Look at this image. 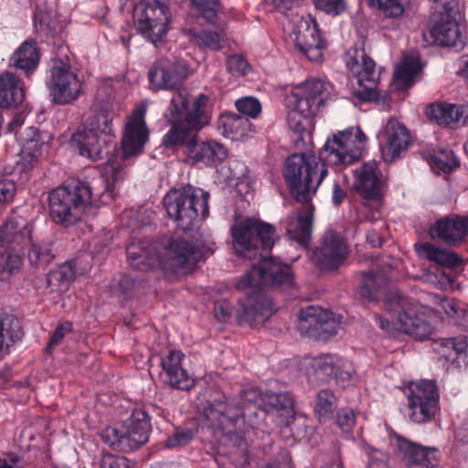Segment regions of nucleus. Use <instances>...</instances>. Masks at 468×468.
Masks as SVG:
<instances>
[{
  "label": "nucleus",
  "instance_id": "obj_1",
  "mask_svg": "<svg viewBox=\"0 0 468 468\" xmlns=\"http://www.w3.org/2000/svg\"><path fill=\"white\" fill-rule=\"evenodd\" d=\"M367 137L360 128L339 132L328 139L319 155L295 154L285 161L283 176L292 196L309 203L327 176V165H350L361 157Z\"/></svg>",
  "mask_w": 468,
  "mask_h": 468
},
{
  "label": "nucleus",
  "instance_id": "obj_2",
  "mask_svg": "<svg viewBox=\"0 0 468 468\" xmlns=\"http://www.w3.org/2000/svg\"><path fill=\"white\" fill-rule=\"evenodd\" d=\"M292 282V273L289 265L272 258H263L260 265L253 266L238 283L239 289L251 288V292L239 300L237 323L250 327L265 323L276 309L271 298L261 292V288Z\"/></svg>",
  "mask_w": 468,
  "mask_h": 468
},
{
  "label": "nucleus",
  "instance_id": "obj_3",
  "mask_svg": "<svg viewBox=\"0 0 468 468\" xmlns=\"http://www.w3.org/2000/svg\"><path fill=\"white\" fill-rule=\"evenodd\" d=\"M207 102V97L203 93L190 101L186 89L173 93L165 112L171 123V128L163 138V144L166 148L184 144L192 132H197L208 123Z\"/></svg>",
  "mask_w": 468,
  "mask_h": 468
},
{
  "label": "nucleus",
  "instance_id": "obj_4",
  "mask_svg": "<svg viewBox=\"0 0 468 468\" xmlns=\"http://www.w3.org/2000/svg\"><path fill=\"white\" fill-rule=\"evenodd\" d=\"M97 196L94 186L87 182L62 185L49 193V216L56 224L72 225L91 212Z\"/></svg>",
  "mask_w": 468,
  "mask_h": 468
},
{
  "label": "nucleus",
  "instance_id": "obj_5",
  "mask_svg": "<svg viewBox=\"0 0 468 468\" xmlns=\"http://www.w3.org/2000/svg\"><path fill=\"white\" fill-rule=\"evenodd\" d=\"M147 140L148 130L144 122V111L137 109L129 117L123 131L122 161L110 165L109 177L97 179L98 183L103 185V190L93 186L94 191L99 193L98 200L106 203L113 198L114 188L127 175L126 159L140 154Z\"/></svg>",
  "mask_w": 468,
  "mask_h": 468
},
{
  "label": "nucleus",
  "instance_id": "obj_6",
  "mask_svg": "<svg viewBox=\"0 0 468 468\" xmlns=\"http://www.w3.org/2000/svg\"><path fill=\"white\" fill-rule=\"evenodd\" d=\"M264 396L258 388L251 387L240 391L241 403L223 397L215 400L205 414L215 432L231 439L236 435V424L240 418L256 416L257 408L264 407Z\"/></svg>",
  "mask_w": 468,
  "mask_h": 468
},
{
  "label": "nucleus",
  "instance_id": "obj_7",
  "mask_svg": "<svg viewBox=\"0 0 468 468\" xmlns=\"http://www.w3.org/2000/svg\"><path fill=\"white\" fill-rule=\"evenodd\" d=\"M419 303L399 292H391L386 297L385 309L390 320L376 316L378 326L388 334L399 331L418 340H424L433 333V326L419 315Z\"/></svg>",
  "mask_w": 468,
  "mask_h": 468
},
{
  "label": "nucleus",
  "instance_id": "obj_8",
  "mask_svg": "<svg viewBox=\"0 0 468 468\" xmlns=\"http://www.w3.org/2000/svg\"><path fill=\"white\" fill-rule=\"evenodd\" d=\"M208 193L198 187L186 186L170 190L164 197L165 211L177 228L190 229L196 221L208 214Z\"/></svg>",
  "mask_w": 468,
  "mask_h": 468
},
{
  "label": "nucleus",
  "instance_id": "obj_9",
  "mask_svg": "<svg viewBox=\"0 0 468 468\" xmlns=\"http://www.w3.org/2000/svg\"><path fill=\"white\" fill-rule=\"evenodd\" d=\"M112 133V117L107 110L101 109L85 119L82 129L72 135L71 143L80 155L97 161L103 158Z\"/></svg>",
  "mask_w": 468,
  "mask_h": 468
},
{
  "label": "nucleus",
  "instance_id": "obj_10",
  "mask_svg": "<svg viewBox=\"0 0 468 468\" xmlns=\"http://www.w3.org/2000/svg\"><path fill=\"white\" fill-rule=\"evenodd\" d=\"M234 249L242 257L263 258V253L271 249L275 241L273 227L260 219L246 218L231 227Z\"/></svg>",
  "mask_w": 468,
  "mask_h": 468
},
{
  "label": "nucleus",
  "instance_id": "obj_11",
  "mask_svg": "<svg viewBox=\"0 0 468 468\" xmlns=\"http://www.w3.org/2000/svg\"><path fill=\"white\" fill-rule=\"evenodd\" d=\"M283 30L288 34L295 47L314 62L321 60L326 48V41L322 37L318 25L310 16H304L297 12L286 15L282 21Z\"/></svg>",
  "mask_w": 468,
  "mask_h": 468
},
{
  "label": "nucleus",
  "instance_id": "obj_12",
  "mask_svg": "<svg viewBox=\"0 0 468 468\" xmlns=\"http://www.w3.org/2000/svg\"><path fill=\"white\" fill-rule=\"evenodd\" d=\"M158 242L161 268L167 271L191 269L209 253V249L201 240L186 237L163 238Z\"/></svg>",
  "mask_w": 468,
  "mask_h": 468
},
{
  "label": "nucleus",
  "instance_id": "obj_13",
  "mask_svg": "<svg viewBox=\"0 0 468 468\" xmlns=\"http://www.w3.org/2000/svg\"><path fill=\"white\" fill-rule=\"evenodd\" d=\"M169 20L166 0H149L135 6V27L154 44L161 41L165 36Z\"/></svg>",
  "mask_w": 468,
  "mask_h": 468
},
{
  "label": "nucleus",
  "instance_id": "obj_14",
  "mask_svg": "<svg viewBox=\"0 0 468 468\" xmlns=\"http://www.w3.org/2000/svg\"><path fill=\"white\" fill-rule=\"evenodd\" d=\"M49 94L57 104H68L76 101L82 91V83L70 64L55 60L48 82Z\"/></svg>",
  "mask_w": 468,
  "mask_h": 468
},
{
  "label": "nucleus",
  "instance_id": "obj_15",
  "mask_svg": "<svg viewBox=\"0 0 468 468\" xmlns=\"http://www.w3.org/2000/svg\"><path fill=\"white\" fill-rule=\"evenodd\" d=\"M439 404V392L433 380L421 379L410 385L408 406L410 419L416 423H423L433 418Z\"/></svg>",
  "mask_w": 468,
  "mask_h": 468
},
{
  "label": "nucleus",
  "instance_id": "obj_16",
  "mask_svg": "<svg viewBox=\"0 0 468 468\" xmlns=\"http://www.w3.org/2000/svg\"><path fill=\"white\" fill-rule=\"evenodd\" d=\"M348 254L346 239L336 231L328 229L314 249L312 261L322 271H335L345 263Z\"/></svg>",
  "mask_w": 468,
  "mask_h": 468
},
{
  "label": "nucleus",
  "instance_id": "obj_17",
  "mask_svg": "<svg viewBox=\"0 0 468 468\" xmlns=\"http://www.w3.org/2000/svg\"><path fill=\"white\" fill-rule=\"evenodd\" d=\"M333 91L331 83L319 79H310L292 92L295 109L304 117L314 116Z\"/></svg>",
  "mask_w": 468,
  "mask_h": 468
},
{
  "label": "nucleus",
  "instance_id": "obj_18",
  "mask_svg": "<svg viewBox=\"0 0 468 468\" xmlns=\"http://www.w3.org/2000/svg\"><path fill=\"white\" fill-rule=\"evenodd\" d=\"M456 0H442L441 5H435L433 26L431 30L434 41L441 46H456L460 37L459 26L456 21Z\"/></svg>",
  "mask_w": 468,
  "mask_h": 468
},
{
  "label": "nucleus",
  "instance_id": "obj_19",
  "mask_svg": "<svg viewBox=\"0 0 468 468\" xmlns=\"http://www.w3.org/2000/svg\"><path fill=\"white\" fill-rule=\"evenodd\" d=\"M345 62L356 77L357 83L367 90V95L362 99L367 101L376 99L379 73L376 70L375 61L367 55L364 49L352 48L346 53Z\"/></svg>",
  "mask_w": 468,
  "mask_h": 468
},
{
  "label": "nucleus",
  "instance_id": "obj_20",
  "mask_svg": "<svg viewBox=\"0 0 468 468\" xmlns=\"http://www.w3.org/2000/svg\"><path fill=\"white\" fill-rule=\"evenodd\" d=\"M152 90H183L180 88L187 78V68L183 61L161 58L155 61L148 72Z\"/></svg>",
  "mask_w": 468,
  "mask_h": 468
},
{
  "label": "nucleus",
  "instance_id": "obj_21",
  "mask_svg": "<svg viewBox=\"0 0 468 468\" xmlns=\"http://www.w3.org/2000/svg\"><path fill=\"white\" fill-rule=\"evenodd\" d=\"M339 325L332 313L311 305L301 309L298 314V329L303 335L325 338L335 335Z\"/></svg>",
  "mask_w": 468,
  "mask_h": 468
},
{
  "label": "nucleus",
  "instance_id": "obj_22",
  "mask_svg": "<svg viewBox=\"0 0 468 468\" xmlns=\"http://www.w3.org/2000/svg\"><path fill=\"white\" fill-rule=\"evenodd\" d=\"M398 454L408 468H434L440 452L435 447H423L400 435H395Z\"/></svg>",
  "mask_w": 468,
  "mask_h": 468
},
{
  "label": "nucleus",
  "instance_id": "obj_23",
  "mask_svg": "<svg viewBox=\"0 0 468 468\" xmlns=\"http://www.w3.org/2000/svg\"><path fill=\"white\" fill-rule=\"evenodd\" d=\"M152 430L150 418L143 410H134L130 418L120 426V432L123 436V452L138 449L149 440Z\"/></svg>",
  "mask_w": 468,
  "mask_h": 468
},
{
  "label": "nucleus",
  "instance_id": "obj_24",
  "mask_svg": "<svg viewBox=\"0 0 468 468\" xmlns=\"http://www.w3.org/2000/svg\"><path fill=\"white\" fill-rule=\"evenodd\" d=\"M430 235L448 246H459L468 239V216L444 217L431 227Z\"/></svg>",
  "mask_w": 468,
  "mask_h": 468
},
{
  "label": "nucleus",
  "instance_id": "obj_25",
  "mask_svg": "<svg viewBox=\"0 0 468 468\" xmlns=\"http://www.w3.org/2000/svg\"><path fill=\"white\" fill-rule=\"evenodd\" d=\"M385 144L382 156L385 162H393L405 153L410 144V133L403 123L396 119H389L384 131Z\"/></svg>",
  "mask_w": 468,
  "mask_h": 468
},
{
  "label": "nucleus",
  "instance_id": "obj_26",
  "mask_svg": "<svg viewBox=\"0 0 468 468\" xmlns=\"http://www.w3.org/2000/svg\"><path fill=\"white\" fill-rule=\"evenodd\" d=\"M126 255L130 266L134 270L148 271L157 265L161 267L159 242H132L126 248Z\"/></svg>",
  "mask_w": 468,
  "mask_h": 468
},
{
  "label": "nucleus",
  "instance_id": "obj_27",
  "mask_svg": "<svg viewBox=\"0 0 468 468\" xmlns=\"http://www.w3.org/2000/svg\"><path fill=\"white\" fill-rule=\"evenodd\" d=\"M185 357V354L180 350H169L161 360L168 384L172 388L182 390L189 389L194 384L192 377L184 367Z\"/></svg>",
  "mask_w": 468,
  "mask_h": 468
},
{
  "label": "nucleus",
  "instance_id": "obj_28",
  "mask_svg": "<svg viewBox=\"0 0 468 468\" xmlns=\"http://www.w3.org/2000/svg\"><path fill=\"white\" fill-rule=\"evenodd\" d=\"M186 150L190 158L207 166H216L228 156V151L223 144L212 140L200 142L196 137L186 144Z\"/></svg>",
  "mask_w": 468,
  "mask_h": 468
},
{
  "label": "nucleus",
  "instance_id": "obj_29",
  "mask_svg": "<svg viewBox=\"0 0 468 468\" xmlns=\"http://www.w3.org/2000/svg\"><path fill=\"white\" fill-rule=\"evenodd\" d=\"M33 239V226L22 218H16L7 221L0 229V247H16L29 244Z\"/></svg>",
  "mask_w": 468,
  "mask_h": 468
},
{
  "label": "nucleus",
  "instance_id": "obj_30",
  "mask_svg": "<svg viewBox=\"0 0 468 468\" xmlns=\"http://www.w3.org/2000/svg\"><path fill=\"white\" fill-rule=\"evenodd\" d=\"M314 207L308 204L303 209L287 218L286 232L289 239L306 246L312 236Z\"/></svg>",
  "mask_w": 468,
  "mask_h": 468
},
{
  "label": "nucleus",
  "instance_id": "obj_31",
  "mask_svg": "<svg viewBox=\"0 0 468 468\" xmlns=\"http://www.w3.org/2000/svg\"><path fill=\"white\" fill-rule=\"evenodd\" d=\"M355 175L356 187L365 198L372 199L379 195L382 180L375 161L364 163L355 171Z\"/></svg>",
  "mask_w": 468,
  "mask_h": 468
},
{
  "label": "nucleus",
  "instance_id": "obj_32",
  "mask_svg": "<svg viewBox=\"0 0 468 468\" xmlns=\"http://www.w3.org/2000/svg\"><path fill=\"white\" fill-rule=\"evenodd\" d=\"M426 114L429 119L440 125L464 124L468 119V107L450 103H434L427 108Z\"/></svg>",
  "mask_w": 468,
  "mask_h": 468
},
{
  "label": "nucleus",
  "instance_id": "obj_33",
  "mask_svg": "<svg viewBox=\"0 0 468 468\" xmlns=\"http://www.w3.org/2000/svg\"><path fill=\"white\" fill-rule=\"evenodd\" d=\"M24 90L20 80L13 73L0 74V109H15L24 101Z\"/></svg>",
  "mask_w": 468,
  "mask_h": 468
},
{
  "label": "nucleus",
  "instance_id": "obj_34",
  "mask_svg": "<svg viewBox=\"0 0 468 468\" xmlns=\"http://www.w3.org/2000/svg\"><path fill=\"white\" fill-rule=\"evenodd\" d=\"M415 250L420 258L443 267H456L462 262V259L457 253L438 247L431 242L416 244Z\"/></svg>",
  "mask_w": 468,
  "mask_h": 468
},
{
  "label": "nucleus",
  "instance_id": "obj_35",
  "mask_svg": "<svg viewBox=\"0 0 468 468\" xmlns=\"http://www.w3.org/2000/svg\"><path fill=\"white\" fill-rule=\"evenodd\" d=\"M39 57L40 54L37 42L26 40L12 55L10 63L16 68L24 70L27 75H29L37 67Z\"/></svg>",
  "mask_w": 468,
  "mask_h": 468
},
{
  "label": "nucleus",
  "instance_id": "obj_36",
  "mask_svg": "<svg viewBox=\"0 0 468 468\" xmlns=\"http://www.w3.org/2000/svg\"><path fill=\"white\" fill-rule=\"evenodd\" d=\"M386 284L387 278L384 275L374 272L364 273L361 284L356 291V295L363 302L376 301Z\"/></svg>",
  "mask_w": 468,
  "mask_h": 468
},
{
  "label": "nucleus",
  "instance_id": "obj_37",
  "mask_svg": "<svg viewBox=\"0 0 468 468\" xmlns=\"http://www.w3.org/2000/svg\"><path fill=\"white\" fill-rule=\"evenodd\" d=\"M75 276L73 262L67 261L48 272L47 283L52 292L66 291L75 280Z\"/></svg>",
  "mask_w": 468,
  "mask_h": 468
},
{
  "label": "nucleus",
  "instance_id": "obj_38",
  "mask_svg": "<svg viewBox=\"0 0 468 468\" xmlns=\"http://www.w3.org/2000/svg\"><path fill=\"white\" fill-rule=\"evenodd\" d=\"M184 34L190 37V41L202 49L217 51L221 49L226 41V36L215 31H197L194 28L183 29Z\"/></svg>",
  "mask_w": 468,
  "mask_h": 468
},
{
  "label": "nucleus",
  "instance_id": "obj_39",
  "mask_svg": "<svg viewBox=\"0 0 468 468\" xmlns=\"http://www.w3.org/2000/svg\"><path fill=\"white\" fill-rule=\"evenodd\" d=\"M27 259L31 266L44 268L55 258L50 239L34 240L29 243Z\"/></svg>",
  "mask_w": 468,
  "mask_h": 468
},
{
  "label": "nucleus",
  "instance_id": "obj_40",
  "mask_svg": "<svg viewBox=\"0 0 468 468\" xmlns=\"http://www.w3.org/2000/svg\"><path fill=\"white\" fill-rule=\"evenodd\" d=\"M224 133L232 140H243L249 136L251 123L249 119L235 113L222 118Z\"/></svg>",
  "mask_w": 468,
  "mask_h": 468
},
{
  "label": "nucleus",
  "instance_id": "obj_41",
  "mask_svg": "<svg viewBox=\"0 0 468 468\" xmlns=\"http://www.w3.org/2000/svg\"><path fill=\"white\" fill-rule=\"evenodd\" d=\"M266 410H276L282 416H292L294 413V399L288 392L265 393L264 396Z\"/></svg>",
  "mask_w": 468,
  "mask_h": 468
},
{
  "label": "nucleus",
  "instance_id": "obj_42",
  "mask_svg": "<svg viewBox=\"0 0 468 468\" xmlns=\"http://www.w3.org/2000/svg\"><path fill=\"white\" fill-rule=\"evenodd\" d=\"M190 2L191 16L195 17L198 24L216 23L218 0H190Z\"/></svg>",
  "mask_w": 468,
  "mask_h": 468
},
{
  "label": "nucleus",
  "instance_id": "obj_43",
  "mask_svg": "<svg viewBox=\"0 0 468 468\" xmlns=\"http://www.w3.org/2000/svg\"><path fill=\"white\" fill-rule=\"evenodd\" d=\"M420 69V62L417 58L405 57L401 64L395 69L394 78L401 88H407L411 85Z\"/></svg>",
  "mask_w": 468,
  "mask_h": 468
},
{
  "label": "nucleus",
  "instance_id": "obj_44",
  "mask_svg": "<svg viewBox=\"0 0 468 468\" xmlns=\"http://www.w3.org/2000/svg\"><path fill=\"white\" fill-rule=\"evenodd\" d=\"M20 322L16 318H0V353L21 338Z\"/></svg>",
  "mask_w": 468,
  "mask_h": 468
},
{
  "label": "nucleus",
  "instance_id": "obj_45",
  "mask_svg": "<svg viewBox=\"0 0 468 468\" xmlns=\"http://www.w3.org/2000/svg\"><path fill=\"white\" fill-rule=\"evenodd\" d=\"M22 265L20 256L0 247V281H8Z\"/></svg>",
  "mask_w": 468,
  "mask_h": 468
},
{
  "label": "nucleus",
  "instance_id": "obj_46",
  "mask_svg": "<svg viewBox=\"0 0 468 468\" xmlns=\"http://www.w3.org/2000/svg\"><path fill=\"white\" fill-rule=\"evenodd\" d=\"M335 408V397L329 389H322L317 393L314 412L320 421L330 419Z\"/></svg>",
  "mask_w": 468,
  "mask_h": 468
},
{
  "label": "nucleus",
  "instance_id": "obj_47",
  "mask_svg": "<svg viewBox=\"0 0 468 468\" xmlns=\"http://www.w3.org/2000/svg\"><path fill=\"white\" fill-rule=\"evenodd\" d=\"M369 3L388 17H399L404 14L410 0H369Z\"/></svg>",
  "mask_w": 468,
  "mask_h": 468
},
{
  "label": "nucleus",
  "instance_id": "obj_48",
  "mask_svg": "<svg viewBox=\"0 0 468 468\" xmlns=\"http://www.w3.org/2000/svg\"><path fill=\"white\" fill-rule=\"evenodd\" d=\"M338 356L335 355H323L314 358L312 367L318 376L332 378L335 373Z\"/></svg>",
  "mask_w": 468,
  "mask_h": 468
},
{
  "label": "nucleus",
  "instance_id": "obj_49",
  "mask_svg": "<svg viewBox=\"0 0 468 468\" xmlns=\"http://www.w3.org/2000/svg\"><path fill=\"white\" fill-rule=\"evenodd\" d=\"M431 164L444 173L451 172L459 166V161L451 150H442L431 157Z\"/></svg>",
  "mask_w": 468,
  "mask_h": 468
},
{
  "label": "nucleus",
  "instance_id": "obj_50",
  "mask_svg": "<svg viewBox=\"0 0 468 468\" xmlns=\"http://www.w3.org/2000/svg\"><path fill=\"white\" fill-rule=\"evenodd\" d=\"M435 303L437 304L436 311L438 313L443 312L449 318L456 322L459 314L463 312L464 304L460 301L453 298H440L435 297Z\"/></svg>",
  "mask_w": 468,
  "mask_h": 468
},
{
  "label": "nucleus",
  "instance_id": "obj_51",
  "mask_svg": "<svg viewBox=\"0 0 468 468\" xmlns=\"http://www.w3.org/2000/svg\"><path fill=\"white\" fill-rule=\"evenodd\" d=\"M445 347L452 348L455 351L457 364L461 360L468 368V338L466 336L452 337L450 340L442 342ZM460 367V365H458Z\"/></svg>",
  "mask_w": 468,
  "mask_h": 468
},
{
  "label": "nucleus",
  "instance_id": "obj_52",
  "mask_svg": "<svg viewBox=\"0 0 468 468\" xmlns=\"http://www.w3.org/2000/svg\"><path fill=\"white\" fill-rule=\"evenodd\" d=\"M236 108L238 112L246 118L255 119L261 112L260 101L253 97H244L236 101Z\"/></svg>",
  "mask_w": 468,
  "mask_h": 468
},
{
  "label": "nucleus",
  "instance_id": "obj_53",
  "mask_svg": "<svg viewBox=\"0 0 468 468\" xmlns=\"http://www.w3.org/2000/svg\"><path fill=\"white\" fill-rule=\"evenodd\" d=\"M194 438V432L189 429H176V431L164 441L165 448H180L187 445Z\"/></svg>",
  "mask_w": 468,
  "mask_h": 468
},
{
  "label": "nucleus",
  "instance_id": "obj_54",
  "mask_svg": "<svg viewBox=\"0 0 468 468\" xmlns=\"http://www.w3.org/2000/svg\"><path fill=\"white\" fill-rule=\"evenodd\" d=\"M227 69L230 74L236 77L246 75L250 69V64L240 55H232L227 59Z\"/></svg>",
  "mask_w": 468,
  "mask_h": 468
},
{
  "label": "nucleus",
  "instance_id": "obj_55",
  "mask_svg": "<svg viewBox=\"0 0 468 468\" xmlns=\"http://www.w3.org/2000/svg\"><path fill=\"white\" fill-rule=\"evenodd\" d=\"M314 4L317 9L333 16H339L346 9L344 0H314Z\"/></svg>",
  "mask_w": 468,
  "mask_h": 468
},
{
  "label": "nucleus",
  "instance_id": "obj_56",
  "mask_svg": "<svg viewBox=\"0 0 468 468\" xmlns=\"http://www.w3.org/2000/svg\"><path fill=\"white\" fill-rule=\"evenodd\" d=\"M123 436L120 432L119 428H107L101 433L103 442L114 450L122 451Z\"/></svg>",
  "mask_w": 468,
  "mask_h": 468
},
{
  "label": "nucleus",
  "instance_id": "obj_57",
  "mask_svg": "<svg viewBox=\"0 0 468 468\" xmlns=\"http://www.w3.org/2000/svg\"><path fill=\"white\" fill-rule=\"evenodd\" d=\"M368 455V464L367 468H388V454L380 450L371 446L366 447Z\"/></svg>",
  "mask_w": 468,
  "mask_h": 468
},
{
  "label": "nucleus",
  "instance_id": "obj_58",
  "mask_svg": "<svg viewBox=\"0 0 468 468\" xmlns=\"http://www.w3.org/2000/svg\"><path fill=\"white\" fill-rule=\"evenodd\" d=\"M72 330V324L70 322H64L60 324L53 332L51 338L48 341V346H47V352L51 353L52 350L60 345L67 334L71 332Z\"/></svg>",
  "mask_w": 468,
  "mask_h": 468
},
{
  "label": "nucleus",
  "instance_id": "obj_59",
  "mask_svg": "<svg viewBox=\"0 0 468 468\" xmlns=\"http://www.w3.org/2000/svg\"><path fill=\"white\" fill-rule=\"evenodd\" d=\"M356 422L355 412L351 409H343L337 413V424L345 433H349Z\"/></svg>",
  "mask_w": 468,
  "mask_h": 468
},
{
  "label": "nucleus",
  "instance_id": "obj_60",
  "mask_svg": "<svg viewBox=\"0 0 468 468\" xmlns=\"http://www.w3.org/2000/svg\"><path fill=\"white\" fill-rule=\"evenodd\" d=\"M41 154L40 148L37 143L31 142L22 150V162L25 168L32 166L38 160Z\"/></svg>",
  "mask_w": 468,
  "mask_h": 468
},
{
  "label": "nucleus",
  "instance_id": "obj_61",
  "mask_svg": "<svg viewBox=\"0 0 468 468\" xmlns=\"http://www.w3.org/2000/svg\"><path fill=\"white\" fill-rule=\"evenodd\" d=\"M16 186L12 180H0V207L10 204L15 197Z\"/></svg>",
  "mask_w": 468,
  "mask_h": 468
},
{
  "label": "nucleus",
  "instance_id": "obj_62",
  "mask_svg": "<svg viewBox=\"0 0 468 468\" xmlns=\"http://www.w3.org/2000/svg\"><path fill=\"white\" fill-rule=\"evenodd\" d=\"M354 373L355 367L353 364L350 361L338 356V361L335 367V373L334 374V378L340 380H347L352 378Z\"/></svg>",
  "mask_w": 468,
  "mask_h": 468
},
{
  "label": "nucleus",
  "instance_id": "obj_63",
  "mask_svg": "<svg viewBox=\"0 0 468 468\" xmlns=\"http://www.w3.org/2000/svg\"><path fill=\"white\" fill-rule=\"evenodd\" d=\"M26 463L16 452H5L0 457V468H25Z\"/></svg>",
  "mask_w": 468,
  "mask_h": 468
},
{
  "label": "nucleus",
  "instance_id": "obj_64",
  "mask_svg": "<svg viewBox=\"0 0 468 468\" xmlns=\"http://www.w3.org/2000/svg\"><path fill=\"white\" fill-rule=\"evenodd\" d=\"M101 468H126L125 457L103 453L101 460Z\"/></svg>",
  "mask_w": 468,
  "mask_h": 468
}]
</instances>
